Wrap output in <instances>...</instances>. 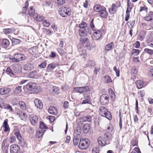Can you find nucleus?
I'll list each match as a JSON object with an SVG mask.
<instances>
[{"instance_id":"nucleus-27","label":"nucleus","mask_w":153,"mask_h":153,"mask_svg":"<svg viewBox=\"0 0 153 153\" xmlns=\"http://www.w3.org/2000/svg\"><path fill=\"white\" fill-rule=\"evenodd\" d=\"M3 125V127L4 128V131L5 132H7L10 131V128L7 123V120H4Z\"/></svg>"},{"instance_id":"nucleus-33","label":"nucleus","mask_w":153,"mask_h":153,"mask_svg":"<svg viewBox=\"0 0 153 153\" xmlns=\"http://www.w3.org/2000/svg\"><path fill=\"white\" fill-rule=\"evenodd\" d=\"M37 75V73L36 71L34 70L30 72L28 75L29 77L32 78H35Z\"/></svg>"},{"instance_id":"nucleus-11","label":"nucleus","mask_w":153,"mask_h":153,"mask_svg":"<svg viewBox=\"0 0 153 153\" xmlns=\"http://www.w3.org/2000/svg\"><path fill=\"white\" fill-rule=\"evenodd\" d=\"M20 150L19 147L16 144H13L10 147V151L11 153H17Z\"/></svg>"},{"instance_id":"nucleus-25","label":"nucleus","mask_w":153,"mask_h":153,"mask_svg":"<svg viewBox=\"0 0 153 153\" xmlns=\"http://www.w3.org/2000/svg\"><path fill=\"white\" fill-rule=\"evenodd\" d=\"M10 45V42L8 39H2L1 43V45L3 47L7 48Z\"/></svg>"},{"instance_id":"nucleus-32","label":"nucleus","mask_w":153,"mask_h":153,"mask_svg":"<svg viewBox=\"0 0 153 153\" xmlns=\"http://www.w3.org/2000/svg\"><path fill=\"white\" fill-rule=\"evenodd\" d=\"M100 16L103 18L106 17L108 15V12L106 10H103L99 13Z\"/></svg>"},{"instance_id":"nucleus-5","label":"nucleus","mask_w":153,"mask_h":153,"mask_svg":"<svg viewBox=\"0 0 153 153\" xmlns=\"http://www.w3.org/2000/svg\"><path fill=\"white\" fill-rule=\"evenodd\" d=\"M39 128L41 130L37 132V135H36V136H38L39 138H40L42 136L46 131L44 129L48 128V127L45 125V123L42 122H40Z\"/></svg>"},{"instance_id":"nucleus-48","label":"nucleus","mask_w":153,"mask_h":153,"mask_svg":"<svg viewBox=\"0 0 153 153\" xmlns=\"http://www.w3.org/2000/svg\"><path fill=\"white\" fill-rule=\"evenodd\" d=\"M139 50L133 49L132 51L131 54L135 56H137L139 54Z\"/></svg>"},{"instance_id":"nucleus-12","label":"nucleus","mask_w":153,"mask_h":153,"mask_svg":"<svg viewBox=\"0 0 153 153\" xmlns=\"http://www.w3.org/2000/svg\"><path fill=\"white\" fill-rule=\"evenodd\" d=\"M102 36V33L99 30L94 32L92 37L94 40H98Z\"/></svg>"},{"instance_id":"nucleus-24","label":"nucleus","mask_w":153,"mask_h":153,"mask_svg":"<svg viewBox=\"0 0 153 153\" xmlns=\"http://www.w3.org/2000/svg\"><path fill=\"white\" fill-rule=\"evenodd\" d=\"M48 112L51 114L55 115L57 113V110L55 107L50 106L48 109Z\"/></svg>"},{"instance_id":"nucleus-56","label":"nucleus","mask_w":153,"mask_h":153,"mask_svg":"<svg viewBox=\"0 0 153 153\" xmlns=\"http://www.w3.org/2000/svg\"><path fill=\"white\" fill-rule=\"evenodd\" d=\"M148 74L149 76L153 78V69L149 70L148 72Z\"/></svg>"},{"instance_id":"nucleus-59","label":"nucleus","mask_w":153,"mask_h":153,"mask_svg":"<svg viewBox=\"0 0 153 153\" xmlns=\"http://www.w3.org/2000/svg\"><path fill=\"white\" fill-rule=\"evenodd\" d=\"M140 43L139 41H136L134 44V46L136 48H138L140 47Z\"/></svg>"},{"instance_id":"nucleus-17","label":"nucleus","mask_w":153,"mask_h":153,"mask_svg":"<svg viewBox=\"0 0 153 153\" xmlns=\"http://www.w3.org/2000/svg\"><path fill=\"white\" fill-rule=\"evenodd\" d=\"M106 10V8L100 4H96L94 7V10L96 12H100L103 10Z\"/></svg>"},{"instance_id":"nucleus-49","label":"nucleus","mask_w":153,"mask_h":153,"mask_svg":"<svg viewBox=\"0 0 153 153\" xmlns=\"http://www.w3.org/2000/svg\"><path fill=\"white\" fill-rule=\"evenodd\" d=\"M92 153H99L100 150L98 147H94L93 148Z\"/></svg>"},{"instance_id":"nucleus-43","label":"nucleus","mask_w":153,"mask_h":153,"mask_svg":"<svg viewBox=\"0 0 153 153\" xmlns=\"http://www.w3.org/2000/svg\"><path fill=\"white\" fill-rule=\"evenodd\" d=\"M95 46V45L93 43H90L87 45L86 47L88 50H90L93 49Z\"/></svg>"},{"instance_id":"nucleus-31","label":"nucleus","mask_w":153,"mask_h":153,"mask_svg":"<svg viewBox=\"0 0 153 153\" xmlns=\"http://www.w3.org/2000/svg\"><path fill=\"white\" fill-rule=\"evenodd\" d=\"M42 91V88H41L39 86H36L35 88H34V89H33V91L31 92V93H38Z\"/></svg>"},{"instance_id":"nucleus-14","label":"nucleus","mask_w":153,"mask_h":153,"mask_svg":"<svg viewBox=\"0 0 153 153\" xmlns=\"http://www.w3.org/2000/svg\"><path fill=\"white\" fill-rule=\"evenodd\" d=\"M104 136L103 137H99L97 139V141L98 144L101 146H105L107 143V140L105 139Z\"/></svg>"},{"instance_id":"nucleus-18","label":"nucleus","mask_w":153,"mask_h":153,"mask_svg":"<svg viewBox=\"0 0 153 153\" xmlns=\"http://www.w3.org/2000/svg\"><path fill=\"white\" fill-rule=\"evenodd\" d=\"M119 5H118V6H116L115 4H113L112 5V7L110 8L109 9V12L111 14H114L117 11L116 8L119 7L120 5V3L119 2Z\"/></svg>"},{"instance_id":"nucleus-1","label":"nucleus","mask_w":153,"mask_h":153,"mask_svg":"<svg viewBox=\"0 0 153 153\" xmlns=\"http://www.w3.org/2000/svg\"><path fill=\"white\" fill-rule=\"evenodd\" d=\"M87 25L84 22H82L79 25V34L86 35L87 33H91L90 31V29L87 27Z\"/></svg>"},{"instance_id":"nucleus-55","label":"nucleus","mask_w":153,"mask_h":153,"mask_svg":"<svg viewBox=\"0 0 153 153\" xmlns=\"http://www.w3.org/2000/svg\"><path fill=\"white\" fill-rule=\"evenodd\" d=\"M79 138H77L76 137H74V143L75 145H78L79 141Z\"/></svg>"},{"instance_id":"nucleus-2","label":"nucleus","mask_w":153,"mask_h":153,"mask_svg":"<svg viewBox=\"0 0 153 153\" xmlns=\"http://www.w3.org/2000/svg\"><path fill=\"white\" fill-rule=\"evenodd\" d=\"M100 114L102 116L105 117L106 118L110 120L111 119V113L108 111L106 108L103 106H101L99 109Z\"/></svg>"},{"instance_id":"nucleus-8","label":"nucleus","mask_w":153,"mask_h":153,"mask_svg":"<svg viewBox=\"0 0 153 153\" xmlns=\"http://www.w3.org/2000/svg\"><path fill=\"white\" fill-rule=\"evenodd\" d=\"M36 83L30 82L26 85L24 86H23V88L25 90H27L30 91L31 93L33 91V89H34V88L36 87Z\"/></svg>"},{"instance_id":"nucleus-22","label":"nucleus","mask_w":153,"mask_h":153,"mask_svg":"<svg viewBox=\"0 0 153 153\" xmlns=\"http://www.w3.org/2000/svg\"><path fill=\"white\" fill-rule=\"evenodd\" d=\"M13 69L16 73L20 74L22 72V68L18 65H15L13 66Z\"/></svg>"},{"instance_id":"nucleus-26","label":"nucleus","mask_w":153,"mask_h":153,"mask_svg":"<svg viewBox=\"0 0 153 153\" xmlns=\"http://www.w3.org/2000/svg\"><path fill=\"white\" fill-rule=\"evenodd\" d=\"M144 19L147 21H151L153 20V12H150L148 13L147 16L145 17Z\"/></svg>"},{"instance_id":"nucleus-58","label":"nucleus","mask_w":153,"mask_h":153,"mask_svg":"<svg viewBox=\"0 0 153 153\" xmlns=\"http://www.w3.org/2000/svg\"><path fill=\"white\" fill-rule=\"evenodd\" d=\"M56 3L58 5H61L63 4L65 2L64 0H56Z\"/></svg>"},{"instance_id":"nucleus-10","label":"nucleus","mask_w":153,"mask_h":153,"mask_svg":"<svg viewBox=\"0 0 153 153\" xmlns=\"http://www.w3.org/2000/svg\"><path fill=\"white\" fill-rule=\"evenodd\" d=\"M127 8L126 11V15L125 19L126 21L128 20L130 16L129 13L131 11V10L132 9L133 6L131 4L129 3L128 1L127 2Z\"/></svg>"},{"instance_id":"nucleus-44","label":"nucleus","mask_w":153,"mask_h":153,"mask_svg":"<svg viewBox=\"0 0 153 153\" xmlns=\"http://www.w3.org/2000/svg\"><path fill=\"white\" fill-rule=\"evenodd\" d=\"M4 107L5 109L10 110L12 112H13L14 111V110L12 108L11 106L8 104H6L4 105Z\"/></svg>"},{"instance_id":"nucleus-9","label":"nucleus","mask_w":153,"mask_h":153,"mask_svg":"<svg viewBox=\"0 0 153 153\" xmlns=\"http://www.w3.org/2000/svg\"><path fill=\"white\" fill-rule=\"evenodd\" d=\"M35 65L33 63L28 62L25 64L24 66V69L27 71H30L35 68Z\"/></svg>"},{"instance_id":"nucleus-23","label":"nucleus","mask_w":153,"mask_h":153,"mask_svg":"<svg viewBox=\"0 0 153 153\" xmlns=\"http://www.w3.org/2000/svg\"><path fill=\"white\" fill-rule=\"evenodd\" d=\"M85 142L84 141H82L81 139L79 145V148L81 149H85L87 147V145L85 144Z\"/></svg>"},{"instance_id":"nucleus-51","label":"nucleus","mask_w":153,"mask_h":153,"mask_svg":"<svg viewBox=\"0 0 153 153\" xmlns=\"http://www.w3.org/2000/svg\"><path fill=\"white\" fill-rule=\"evenodd\" d=\"M42 24L44 26L47 27H49L50 25L49 22L46 20H44L43 21Z\"/></svg>"},{"instance_id":"nucleus-7","label":"nucleus","mask_w":153,"mask_h":153,"mask_svg":"<svg viewBox=\"0 0 153 153\" xmlns=\"http://www.w3.org/2000/svg\"><path fill=\"white\" fill-rule=\"evenodd\" d=\"M89 91V88L87 86L74 87V91H75L77 93H82L85 91Z\"/></svg>"},{"instance_id":"nucleus-42","label":"nucleus","mask_w":153,"mask_h":153,"mask_svg":"<svg viewBox=\"0 0 153 153\" xmlns=\"http://www.w3.org/2000/svg\"><path fill=\"white\" fill-rule=\"evenodd\" d=\"M19 105L22 109L24 110L26 109L25 104L24 102L23 101L20 102L19 103Z\"/></svg>"},{"instance_id":"nucleus-34","label":"nucleus","mask_w":153,"mask_h":153,"mask_svg":"<svg viewBox=\"0 0 153 153\" xmlns=\"http://www.w3.org/2000/svg\"><path fill=\"white\" fill-rule=\"evenodd\" d=\"M57 65L56 64H50L48 65L47 69L49 71H51Z\"/></svg>"},{"instance_id":"nucleus-21","label":"nucleus","mask_w":153,"mask_h":153,"mask_svg":"<svg viewBox=\"0 0 153 153\" xmlns=\"http://www.w3.org/2000/svg\"><path fill=\"white\" fill-rule=\"evenodd\" d=\"M91 128L89 124L86 123L83 126V131L85 134L88 133L89 131Z\"/></svg>"},{"instance_id":"nucleus-63","label":"nucleus","mask_w":153,"mask_h":153,"mask_svg":"<svg viewBox=\"0 0 153 153\" xmlns=\"http://www.w3.org/2000/svg\"><path fill=\"white\" fill-rule=\"evenodd\" d=\"M49 56L51 58H54L56 56V53L54 52H51L49 55Z\"/></svg>"},{"instance_id":"nucleus-20","label":"nucleus","mask_w":153,"mask_h":153,"mask_svg":"<svg viewBox=\"0 0 153 153\" xmlns=\"http://www.w3.org/2000/svg\"><path fill=\"white\" fill-rule=\"evenodd\" d=\"M11 91L10 88H2L0 89V94L1 95H4L9 93Z\"/></svg>"},{"instance_id":"nucleus-28","label":"nucleus","mask_w":153,"mask_h":153,"mask_svg":"<svg viewBox=\"0 0 153 153\" xmlns=\"http://www.w3.org/2000/svg\"><path fill=\"white\" fill-rule=\"evenodd\" d=\"M114 47V45L113 42H111L106 45L105 47V49L107 51H109L112 49Z\"/></svg>"},{"instance_id":"nucleus-46","label":"nucleus","mask_w":153,"mask_h":153,"mask_svg":"<svg viewBox=\"0 0 153 153\" xmlns=\"http://www.w3.org/2000/svg\"><path fill=\"white\" fill-rule=\"evenodd\" d=\"M144 52L145 53H148L150 55H152L153 54V50L145 48L144 50Z\"/></svg>"},{"instance_id":"nucleus-54","label":"nucleus","mask_w":153,"mask_h":153,"mask_svg":"<svg viewBox=\"0 0 153 153\" xmlns=\"http://www.w3.org/2000/svg\"><path fill=\"white\" fill-rule=\"evenodd\" d=\"M94 65L95 63L94 61L91 60H88V66H90L91 67H92L94 66Z\"/></svg>"},{"instance_id":"nucleus-45","label":"nucleus","mask_w":153,"mask_h":153,"mask_svg":"<svg viewBox=\"0 0 153 153\" xmlns=\"http://www.w3.org/2000/svg\"><path fill=\"white\" fill-rule=\"evenodd\" d=\"M81 36H82L80 39V41L82 42H85L88 39V38L86 36H85V35H83L82 34H80Z\"/></svg>"},{"instance_id":"nucleus-53","label":"nucleus","mask_w":153,"mask_h":153,"mask_svg":"<svg viewBox=\"0 0 153 153\" xmlns=\"http://www.w3.org/2000/svg\"><path fill=\"white\" fill-rule=\"evenodd\" d=\"M16 139L15 136H12L8 140L9 143H12L14 142Z\"/></svg>"},{"instance_id":"nucleus-15","label":"nucleus","mask_w":153,"mask_h":153,"mask_svg":"<svg viewBox=\"0 0 153 153\" xmlns=\"http://www.w3.org/2000/svg\"><path fill=\"white\" fill-rule=\"evenodd\" d=\"M30 120L31 124L33 125H35L37 123L38 119L36 116L31 115L30 117Z\"/></svg>"},{"instance_id":"nucleus-40","label":"nucleus","mask_w":153,"mask_h":153,"mask_svg":"<svg viewBox=\"0 0 153 153\" xmlns=\"http://www.w3.org/2000/svg\"><path fill=\"white\" fill-rule=\"evenodd\" d=\"M6 72L8 74H9L11 76V75L14 76L15 74L13 71L9 67H7L6 70Z\"/></svg>"},{"instance_id":"nucleus-6","label":"nucleus","mask_w":153,"mask_h":153,"mask_svg":"<svg viewBox=\"0 0 153 153\" xmlns=\"http://www.w3.org/2000/svg\"><path fill=\"white\" fill-rule=\"evenodd\" d=\"M109 100L108 95L107 94H102L100 97V101L101 104L104 105L108 102Z\"/></svg>"},{"instance_id":"nucleus-60","label":"nucleus","mask_w":153,"mask_h":153,"mask_svg":"<svg viewBox=\"0 0 153 153\" xmlns=\"http://www.w3.org/2000/svg\"><path fill=\"white\" fill-rule=\"evenodd\" d=\"M105 78L106 79V82L107 83H110L111 82V80L110 77L108 76H105Z\"/></svg>"},{"instance_id":"nucleus-38","label":"nucleus","mask_w":153,"mask_h":153,"mask_svg":"<svg viewBox=\"0 0 153 153\" xmlns=\"http://www.w3.org/2000/svg\"><path fill=\"white\" fill-rule=\"evenodd\" d=\"M14 134L19 141H21L23 139L20 133L18 131L15 132Z\"/></svg>"},{"instance_id":"nucleus-3","label":"nucleus","mask_w":153,"mask_h":153,"mask_svg":"<svg viewBox=\"0 0 153 153\" xmlns=\"http://www.w3.org/2000/svg\"><path fill=\"white\" fill-rule=\"evenodd\" d=\"M59 14L62 17H66L70 16L71 13V9L67 7H62L59 11Z\"/></svg>"},{"instance_id":"nucleus-62","label":"nucleus","mask_w":153,"mask_h":153,"mask_svg":"<svg viewBox=\"0 0 153 153\" xmlns=\"http://www.w3.org/2000/svg\"><path fill=\"white\" fill-rule=\"evenodd\" d=\"M93 22H94V19H92L90 23V27H91V28L93 29L94 30V28H95V26H94V24L93 23Z\"/></svg>"},{"instance_id":"nucleus-29","label":"nucleus","mask_w":153,"mask_h":153,"mask_svg":"<svg viewBox=\"0 0 153 153\" xmlns=\"http://www.w3.org/2000/svg\"><path fill=\"white\" fill-rule=\"evenodd\" d=\"M33 18L37 21H41L44 19V17L42 16L38 15L37 14L33 16Z\"/></svg>"},{"instance_id":"nucleus-61","label":"nucleus","mask_w":153,"mask_h":153,"mask_svg":"<svg viewBox=\"0 0 153 153\" xmlns=\"http://www.w3.org/2000/svg\"><path fill=\"white\" fill-rule=\"evenodd\" d=\"M19 141L20 142L19 144L20 146L23 147L25 146L26 143L23 139L21 141Z\"/></svg>"},{"instance_id":"nucleus-13","label":"nucleus","mask_w":153,"mask_h":153,"mask_svg":"<svg viewBox=\"0 0 153 153\" xmlns=\"http://www.w3.org/2000/svg\"><path fill=\"white\" fill-rule=\"evenodd\" d=\"M103 136L105 139L107 140L108 142V144L110 143V142L112 138L113 137V134L108 131L105 133Z\"/></svg>"},{"instance_id":"nucleus-41","label":"nucleus","mask_w":153,"mask_h":153,"mask_svg":"<svg viewBox=\"0 0 153 153\" xmlns=\"http://www.w3.org/2000/svg\"><path fill=\"white\" fill-rule=\"evenodd\" d=\"M59 88L56 86H54L52 88V91L55 94H57L59 93Z\"/></svg>"},{"instance_id":"nucleus-64","label":"nucleus","mask_w":153,"mask_h":153,"mask_svg":"<svg viewBox=\"0 0 153 153\" xmlns=\"http://www.w3.org/2000/svg\"><path fill=\"white\" fill-rule=\"evenodd\" d=\"M148 9V8L146 6H144V7H140V11L141 12L143 10L146 11Z\"/></svg>"},{"instance_id":"nucleus-47","label":"nucleus","mask_w":153,"mask_h":153,"mask_svg":"<svg viewBox=\"0 0 153 153\" xmlns=\"http://www.w3.org/2000/svg\"><path fill=\"white\" fill-rule=\"evenodd\" d=\"M79 52H80L79 54L80 56L83 57H85L86 56V52L85 50L82 49L81 51Z\"/></svg>"},{"instance_id":"nucleus-50","label":"nucleus","mask_w":153,"mask_h":153,"mask_svg":"<svg viewBox=\"0 0 153 153\" xmlns=\"http://www.w3.org/2000/svg\"><path fill=\"white\" fill-rule=\"evenodd\" d=\"M137 72V70L136 67L134 66L131 68V73L134 74H136Z\"/></svg>"},{"instance_id":"nucleus-52","label":"nucleus","mask_w":153,"mask_h":153,"mask_svg":"<svg viewBox=\"0 0 153 153\" xmlns=\"http://www.w3.org/2000/svg\"><path fill=\"white\" fill-rule=\"evenodd\" d=\"M47 65V62L46 61H44L41 64L39 65V66L41 68H45Z\"/></svg>"},{"instance_id":"nucleus-37","label":"nucleus","mask_w":153,"mask_h":153,"mask_svg":"<svg viewBox=\"0 0 153 153\" xmlns=\"http://www.w3.org/2000/svg\"><path fill=\"white\" fill-rule=\"evenodd\" d=\"M22 86H19L16 88L14 91V92L16 94L19 93L22 91Z\"/></svg>"},{"instance_id":"nucleus-16","label":"nucleus","mask_w":153,"mask_h":153,"mask_svg":"<svg viewBox=\"0 0 153 153\" xmlns=\"http://www.w3.org/2000/svg\"><path fill=\"white\" fill-rule=\"evenodd\" d=\"M80 121L78 122L77 125L78 126L77 129L81 130V127L83 124V122H86V118L85 117H80L79 119Z\"/></svg>"},{"instance_id":"nucleus-4","label":"nucleus","mask_w":153,"mask_h":153,"mask_svg":"<svg viewBox=\"0 0 153 153\" xmlns=\"http://www.w3.org/2000/svg\"><path fill=\"white\" fill-rule=\"evenodd\" d=\"M11 61L14 62H19L20 61L24 60L26 58L25 56L21 53H16L14 54L13 56L10 58Z\"/></svg>"},{"instance_id":"nucleus-57","label":"nucleus","mask_w":153,"mask_h":153,"mask_svg":"<svg viewBox=\"0 0 153 153\" xmlns=\"http://www.w3.org/2000/svg\"><path fill=\"white\" fill-rule=\"evenodd\" d=\"M115 72L116 75L117 76H120V71L118 69H117L116 67H114L113 68Z\"/></svg>"},{"instance_id":"nucleus-19","label":"nucleus","mask_w":153,"mask_h":153,"mask_svg":"<svg viewBox=\"0 0 153 153\" xmlns=\"http://www.w3.org/2000/svg\"><path fill=\"white\" fill-rule=\"evenodd\" d=\"M34 102L35 105L39 108L41 109L43 108V105L41 100L38 99H36Z\"/></svg>"},{"instance_id":"nucleus-39","label":"nucleus","mask_w":153,"mask_h":153,"mask_svg":"<svg viewBox=\"0 0 153 153\" xmlns=\"http://www.w3.org/2000/svg\"><path fill=\"white\" fill-rule=\"evenodd\" d=\"M13 31L12 29L7 28L4 29L3 32L4 34H7L12 33Z\"/></svg>"},{"instance_id":"nucleus-30","label":"nucleus","mask_w":153,"mask_h":153,"mask_svg":"<svg viewBox=\"0 0 153 153\" xmlns=\"http://www.w3.org/2000/svg\"><path fill=\"white\" fill-rule=\"evenodd\" d=\"M29 14L30 16H33L34 15L36 14V13H35V11L34 9H33V6H30L29 7V9L28 11Z\"/></svg>"},{"instance_id":"nucleus-36","label":"nucleus","mask_w":153,"mask_h":153,"mask_svg":"<svg viewBox=\"0 0 153 153\" xmlns=\"http://www.w3.org/2000/svg\"><path fill=\"white\" fill-rule=\"evenodd\" d=\"M135 83L138 89H140L143 86V82L140 80L137 81Z\"/></svg>"},{"instance_id":"nucleus-35","label":"nucleus","mask_w":153,"mask_h":153,"mask_svg":"<svg viewBox=\"0 0 153 153\" xmlns=\"http://www.w3.org/2000/svg\"><path fill=\"white\" fill-rule=\"evenodd\" d=\"M10 39L12 42V43L13 45H15L19 44L21 42V41L20 40L14 38L13 37H12L11 39Z\"/></svg>"}]
</instances>
